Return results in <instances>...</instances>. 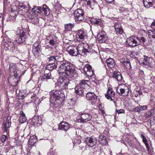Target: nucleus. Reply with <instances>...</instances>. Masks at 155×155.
Returning <instances> with one entry per match:
<instances>
[{
  "mask_svg": "<svg viewBox=\"0 0 155 155\" xmlns=\"http://www.w3.org/2000/svg\"><path fill=\"white\" fill-rule=\"evenodd\" d=\"M31 7L27 2L19 3L18 5V10L21 13L25 14L30 11Z\"/></svg>",
  "mask_w": 155,
  "mask_h": 155,
  "instance_id": "obj_7",
  "label": "nucleus"
},
{
  "mask_svg": "<svg viewBox=\"0 0 155 155\" xmlns=\"http://www.w3.org/2000/svg\"><path fill=\"white\" fill-rule=\"evenodd\" d=\"M147 108V105H143L140 106V105L138 107V109L140 110H144L146 109Z\"/></svg>",
  "mask_w": 155,
  "mask_h": 155,
  "instance_id": "obj_46",
  "label": "nucleus"
},
{
  "mask_svg": "<svg viewBox=\"0 0 155 155\" xmlns=\"http://www.w3.org/2000/svg\"><path fill=\"white\" fill-rule=\"evenodd\" d=\"M8 81L10 84L12 85H14L17 82L16 78L14 76L10 77L8 79Z\"/></svg>",
  "mask_w": 155,
  "mask_h": 155,
  "instance_id": "obj_31",
  "label": "nucleus"
},
{
  "mask_svg": "<svg viewBox=\"0 0 155 155\" xmlns=\"http://www.w3.org/2000/svg\"><path fill=\"white\" fill-rule=\"evenodd\" d=\"M43 10L45 14L47 15L49 14L50 13L49 11V8L45 4H44L43 5Z\"/></svg>",
  "mask_w": 155,
  "mask_h": 155,
  "instance_id": "obj_34",
  "label": "nucleus"
},
{
  "mask_svg": "<svg viewBox=\"0 0 155 155\" xmlns=\"http://www.w3.org/2000/svg\"><path fill=\"white\" fill-rule=\"evenodd\" d=\"M84 3L86 4L88 7L93 9L97 5V2L94 0H83Z\"/></svg>",
  "mask_w": 155,
  "mask_h": 155,
  "instance_id": "obj_22",
  "label": "nucleus"
},
{
  "mask_svg": "<svg viewBox=\"0 0 155 155\" xmlns=\"http://www.w3.org/2000/svg\"><path fill=\"white\" fill-rule=\"evenodd\" d=\"M153 0H143V3L145 7L148 8L153 5Z\"/></svg>",
  "mask_w": 155,
  "mask_h": 155,
  "instance_id": "obj_25",
  "label": "nucleus"
},
{
  "mask_svg": "<svg viewBox=\"0 0 155 155\" xmlns=\"http://www.w3.org/2000/svg\"><path fill=\"white\" fill-rule=\"evenodd\" d=\"M129 145L132 147L135 152L137 153H139L142 150L141 148L142 147L140 143L134 142L132 141H130L127 142Z\"/></svg>",
  "mask_w": 155,
  "mask_h": 155,
  "instance_id": "obj_11",
  "label": "nucleus"
},
{
  "mask_svg": "<svg viewBox=\"0 0 155 155\" xmlns=\"http://www.w3.org/2000/svg\"><path fill=\"white\" fill-rule=\"evenodd\" d=\"M150 31H151L152 32V34L151 33L150 34V36L152 37L153 39H154V40H155V31H152L151 30H150Z\"/></svg>",
  "mask_w": 155,
  "mask_h": 155,
  "instance_id": "obj_48",
  "label": "nucleus"
},
{
  "mask_svg": "<svg viewBox=\"0 0 155 155\" xmlns=\"http://www.w3.org/2000/svg\"><path fill=\"white\" fill-rule=\"evenodd\" d=\"M86 94L87 100L90 101L92 105H95L97 101V96L93 92H88Z\"/></svg>",
  "mask_w": 155,
  "mask_h": 155,
  "instance_id": "obj_14",
  "label": "nucleus"
},
{
  "mask_svg": "<svg viewBox=\"0 0 155 155\" xmlns=\"http://www.w3.org/2000/svg\"><path fill=\"white\" fill-rule=\"evenodd\" d=\"M53 6L54 10L56 11H59L61 9L64 8L62 7L61 5L58 3H57L54 5Z\"/></svg>",
  "mask_w": 155,
  "mask_h": 155,
  "instance_id": "obj_35",
  "label": "nucleus"
},
{
  "mask_svg": "<svg viewBox=\"0 0 155 155\" xmlns=\"http://www.w3.org/2000/svg\"><path fill=\"white\" fill-rule=\"evenodd\" d=\"M120 63L121 64H123L127 69H130L131 68L130 64L129 61H127L125 62V61L122 59V60L120 61Z\"/></svg>",
  "mask_w": 155,
  "mask_h": 155,
  "instance_id": "obj_27",
  "label": "nucleus"
},
{
  "mask_svg": "<svg viewBox=\"0 0 155 155\" xmlns=\"http://www.w3.org/2000/svg\"><path fill=\"white\" fill-rule=\"evenodd\" d=\"M81 43L83 44V45L81 47V52L82 53L81 55L82 56H84L86 55L85 54L87 53L91 52V49L88 45L85 44L83 43Z\"/></svg>",
  "mask_w": 155,
  "mask_h": 155,
  "instance_id": "obj_19",
  "label": "nucleus"
},
{
  "mask_svg": "<svg viewBox=\"0 0 155 155\" xmlns=\"http://www.w3.org/2000/svg\"><path fill=\"white\" fill-rule=\"evenodd\" d=\"M76 39L79 42H82L87 38V33L83 29L78 30L76 31Z\"/></svg>",
  "mask_w": 155,
  "mask_h": 155,
  "instance_id": "obj_8",
  "label": "nucleus"
},
{
  "mask_svg": "<svg viewBox=\"0 0 155 155\" xmlns=\"http://www.w3.org/2000/svg\"><path fill=\"white\" fill-rule=\"evenodd\" d=\"M46 68H48V70H51V69L52 67V66H51V63H50L49 64H48L47 65V66H46Z\"/></svg>",
  "mask_w": 155,
  "mask_h": 155,
  "instance_id": "obj_59",
  "label": "nucleus"
},
{
  "mask_svg": "<svg viewBox=\"0 0 155 155\" xmlns=\"http://www.w3.org/2000/svg\"><path fill=\"white\" fill-rule=\"evenodd\" d=\"M51 78V74L50 72L47 74H45L42 77L43 79L46 80L50 79Z\"/></svg>",
  "mask_w": 155,
  "mask_h": 155,
  "instance_id": "obj_37",
  "label": "nucleus"
},
{
  "mask_svg": "<svg viewBox=\"0 0 155 155\" xmlns=\"http://www.w3.org/2000/svg\"><path fill=\"white\" fill-rule=\"evenodd\" d=\"M91 21L92 24L96 26L100 25L102 26L104 21L101 19L97 18H93L91 19Z\"/></svg>",
  "mask_w": 155,
  "mask_h": 155,
  "instance_id": "obj_23",
  "label": "nucleus"
},
{
  "mask_svg": "<svg viewBox=\"0 0 155 155\" xmlns=\"http://www.w3.org/2000/svg\"><path fill=\"white\" fill-rule=\"evenodd\" d=\"M97 140L94 136L87 137L85 139V141L88 146L92 147L97 143Z\"/></svg>",
  "mask_w": 155,
  "mask_h": 155,
  "instance_id": "obj_13",
  "label": "nucleus"
},
{
  "mask_svg": "<svg viewBox=\"0 0 155 155\" xmlns=\"http://www.w3.org/2000/svg\"><path fill=\"white\" fill-rule=\"evenodd\" d=\"M106 62L108 66L110 68H114L115 66V61L112 58H110L107 59Z\"/></svg>",
  "mask_w": 155,
  "mask_h": 155,
  "instance_id": "obj_24",
  "label": "nucleus"
},
{
  "mask_svg": "<svg viewBox=\"0 0 155 155\" xmlns=\"http://www.w3.org/2000/svg\"><path fill=\"white\" fill-rule=\"evenodd\" d=\"M74 26V24L69 23L65 24L64 25V32H66L68 31H71L72 28Z\"/></svg>",
  "mask_w": 155,
  "mask_h": 155,
  "instance_id": "obj_26",
  "label": "nucleus"
},
{
  "mask_svg": "<svg viewBox=\"0 0 155 155\" xmlns=\"http://www.w3.org/2000/svg\"><path fill=\"white\" fill-rule=\"evenodd\" d=\"M83 45V43H80L77 46H70L67 48V50L68 53L72 56L81 57L82 53L81 47Z\"/></svg>",
  "mask_w": 155,
  "mask_h": 155,
  "instance_id": "obj_3",
  "label": "nucleus"
},
{
  "mask_svg": "<svg viewBox=\"0 0 155 155\" xmlns=\"http://www.w3.org/2000/svg\"><path fill=\"white\" fill-rule=\"evenodd\" d=\"M3 127L5 129V130H7V128L9 127V123L6 122L5 123L3 124Z\"/></svg>",
  "mask_w": 155,
  "mask_h": 155,
  "instance_id": "obj_49",
  "label": "nucleus"
},
{
  "mask_svg": "<svg viewBox=\"0 0 155 155\" xmlns=\"http://www.w3.org/2000/svg\"><path fill=\"white\" fill-rule=\"evenodd\" d=\"M7 137L5 135H3L1 137L0 139L2 143H4L7 139Z\"/></svg>",
  "mask_w": 155,
  "mask_h": 155,
  "instance_id": "obj_45",
  "label": "nucleus"
},
{
  "mask_svg": "<svg viewBox=\"0 0 155 155\" xmlns=\"http://www.w3.org/2000/svg\"><path fill=\"white\" fill-rule=\"evenodd\" d=\"M39 7L37 6H35L32 9V11L33 12L35 11L36 9H38Z\"/></svg>",
  "mask_w": 155,
  "mask_h": 155,
  "instance_id": "obj_61",
  "label": "nucleus"
},
{
  "mask_svg": "<svg viewBox=\"0 0 155 155\" xmlns=\"http://www.w3.org/2000/svg\"><path fill=\"white\" fill-rule=\"evenodd\" d=\"M29 142H31V143H33V142H35V141H33L32 140V138H31V137L30 139V140H29Z\"/></svg>",
  "mask_w": 155,
  "mask_h": 155,
  "instance_id": "obj_63",
  "label": "nucleus"
},
{
  "mask_svg": "<svg viewBox=\"0 0 155 155\" xmlns=\"http://www.w3.org/2000/svg\"><path fill=\"white\" fill-rule=\"evenodd\" d=\"M127 87L124 84H119L117 87V93L120 95H122L123 96H126L128 93L127 94L126 92H128V90L126 89Z\"/></svg>",
  "mask_w": 155,
  "mask_h": 155,
  "instance_id": "obj_10",
  "label": "nucleus"
},
{
  "mask_svg": "<svg viewBox=\"0 0 155 155\" xmlns=\"http://www.w3.org/2000/svg\"><path fill=\"white\" fill-rule=\"evenodd\" d=\"M84 12L81 9H78L74 11V16L76 20L82 21L84 18Z\"/></svg>",
  "mask_w": 155,
  "mask_h": 155,
  "instance_id": "obj_12",
  "label": "nucleus"
},
{
  "mask_svg": "<svg viewBox=\"0 0 155 155\" xmlns=\"http://www.w3.org/2000/svg\"><path fill=\"white\" fill-rule=\"evenodd\" d=\"M141 59L142 63L144 65L149 67L151 66L150 65L153 61L151 57L144 55L143 58H142Z\"/></svg>",
  "mask_w": 155,
  "mask_h": 155,
  "instance_id": "obj_18",
  "label": "nucleus"
},
{
  "mask_svg": "<svg viewBox=\"0 0 155 155\" xmlns=\"http://www.w3.org/2000/svg\"><path fill=\"white\" fill-rule=\"evenodd\" d=\"M58 127L60 130L66 131L70 128V125L67 122L62 121L59 124Z\"/></svg>",
  "mask_w": 155,
  "mask_h": 155,
  "instance_id": "obj_20",
  "label": "nucleus"
},
{
  "mask_svg": "<svg viewBox=\"0 0 155 155\" xmlns=\"http://www.w3.org/2000/svg\"><path fill=\"white\" fill-rule=\"evenodd\" d=\"M118 27H117V33L121 34L124 32L123 29L120 24H118Z\"/></svg>",
  "mask_w": 155,
  "mask_h": 155,
  "instance_id": "obj_36",
  "label": "nucleus"
},
{
  "mask_svg": "<svg viewBox=\"0 0 155 155\" xmlns=\"http://www.w3.org/2000/svg\"><path fill=\"white\" fill-rule=\"evenodd\" d=\"M74 144V145H77L80 144L81 142V140L78 139H75L73 141Z\"/></svg>",
  "mask_w": 155,
  "mask_h": 155,
  "instance_id": "obj_44",
  "label": "nucleus"
},
{
  "mask_svg": "<svg viewBox=\"0 0 155 155\" xmlns=\"http://www.w3.org/2000/svg\"><path fill=\"white\" fill-rule=\"evenodd\" d=\"M113 71H114V72L113 73V75H112L113 77L115 79H116V71H114V69H113Z\"/></svg>",
  "mask_w": 155,
  "mask_h": 155,
  "instance_id": "obj_58",
  "label": "nucleus"
},
{
  "mask_svg": "<svg viewBox=\"0 0 155 155\" xmlns=\"http://www.w3.org/2000/svg\"><path fill=\"white\" fill-rule=\"evenodd\" d=\"M97 39L100 43H104L107 39L106 33L103 30L100 31L97 35Z\"/></svg>",
  "mask_w": 155,
  "mask_h": 155,
  "instance_id": "obj_16",
  "label": "nucleus"
},
{
  "mask_svg": "<svg viewBox=\"0 0 155 155\" xmlns=\"http://www.w3.org/2000/svg\"><path fill=\"white\" fill-rule=\"evenodd\" d=\"M136 39H139L140 42V44L141 43L144 44V43L146 41V40L143 37H136Z\"/></svg>",
  "mask_w": 155,
  "mask_h": 155,
  "instance_id": "obj_43",
  "label": "nucleus"
},
{
  "mask_svg": "<svg viewBox=\"0 0 155 155\" xmlns=\"http://www.w3.org/2000/svg\"><path fill=\"white\" fill-rule=\"evenodd\" d=\"M141 137L143 139V142L145 143L146 145L147 151H149L150 149L149 147V145L147 143V139L146 137L143 134H141Z\"/></svg>",
  "mask_w": 155,
  "mask_h": 155,
  "instance_id": "obj_32",
  "label": "nucleus"
},
{
  "mask_svg": "<svg viewBox=\"0 0 155 155\" xmlns=\"http://www.w3.org/2000/svg\"><path fill=\"white\" fill-rule=\"evenodd\" d=\"M48 43L51 45H52L51 46H49V47L53 50H54V49L56 48V41L54 39H51L49 41Z\"/></svg>",
  "mask_w": 155,
  "mask_h": 155,
  "instance_id": "obj_28",
  "label": "nucleus"
},
{
  "mask_svg": "<svg viewBox=\"0 0 155 155\" xmlns=\"http://www.w3.org/2000/svg\"><path fill=\"white\" fill-rule=\"evenodd\" d=\"M122 80V77L121 73L117 72V81H121Z\"/></svg>",
  "mask_w": 155,
  "mask_h": 155,
  "instance_id": "obj_41",
  "label": "nucleus"
},
{
  "mask_svg": "<svg viewBox=\"0 0 155 155\" xmlns=\"http://www.w3.org/2000/svg\"><path fill=\"white\" fill-rule=\"evenodd\" d=\"M50 152L48 153V155H56L52 151V149L51 148L50 150Z\"/></svg>",
  "mask_w": 155,
  "mask_h": 155,
  "instance_id": "obj_54",
  "label": "nucleus"
},
{
  "mask_svg": "<svg viewBox=\"0 0 155 155\" xmlns=\"http://www.w3.org/2000/svg\"><path fill=\"white\" fill-rule=\"evenodd\" d=\"M18 36L15 39V41L19 44H25L26 36L25 33L23 30H19L17 31Z\"/></svg>",
  "mask_w": 155,
  "mask_h": 155,
  "instance_id": "obj_6",
  "label": "nucleus"
},
{
  "mask_svg": "<svg viewBox=\"0 0 155 155\" xmlns=\"http://www.w3.org/2000/svg\"><path fill=\"white\" fill-rule=\"evenodd\" d=\"M127 45L130 47H134L140 44L139 39H137L136 37H130L127 39Z\"/></svg>",
  "mask_w": 155,
  "mask_h": 155,
  "instance_id": "obj_9",
  "label": "nucleus"
},
{
  "mask_svg": "<svg viewBox=\"0 0 155 155\" xmlns=\"http://www.w3.org/2000/svg\"><path fill=\"white\" fill-rule=\"evenodd\" d=\"M151 113L150 112H148L146 114V117H151Z\"/></svg>",
  "mask_w": 155,
  "mask_h": 155,
  "instance_id": "obj_60",
  "label": "nucleus"
},
{
  "mask_svg": "<svg viewBox=\"0 0 155 155\" xmlns=\"http://www.w3.org/2000/svg\"><path fill=\"white\" fill-rule=\"evenodd\" d=\"M48 61L51 63H54L56 61L54 55L50 56L48 58Z\"/></svg>",
  "mask_w": 155,
  "mask_h": 155,
  "instance_id": "obj_39",
  "label": "nucleus"
},
{
  "mask_svg": "<svg viewBox=\"0 0 155 155\" xmlns=\"http://www.w3.org/2000/svg\"><path fill=\"white\" fill-rule=\"evenodd\" d=\"M105 139V137L101 135L99 136V137L98 141L100 142V141H101L102 140H104Z\"/></svg>",
  "mask_w": 155,
  "mask_h": 155,
  "instance_id": "obj_51",
  "label": "nucleus"
},
{
  "mask_svg": "<svg viewBox=\"0 0 155 155\" xmlns=\"http://www.w3.org/2000/svg\"><path fill=\"white\" fill-rule=\"evenodd\" d=\"M57 83L59 90L51 93L50 97V102L57 106L61 104L64 100L65 95L61 90L68 88L71 84L68 79L63 77L58 80Z\"/></svg>",
  "mask_w": 155,
  "mask_h": 155,
  "instance_id": "obj_1",
  "label": "nucleus"
},
{
  "mask_svg": "<svg viewBox=\"0 0 155 155\" xmlns=\"http://www.w3.org/2000/svg\"><path fill=\"white\" fill-rule=\"evenodd\" d=\"M107 2L109 3H111L113 2L114 0H104Z\"/></svg>",
  "mask_w": 155,
  "mask_h": 155,
  "instance_id": "obj_62",
  "label": "nucleus"
},
{
  "mask_svg": "<svg viewBox=\"0 0 155 155\" xmlns=\"http://www.w3.org/2000/svg\"><path fill=\"white\" fill-rule=\"evenodd\" d=\"M32 53L35 56L41 53L42 51L41 48H32Z\"/></svg>",
  "mask_w": 155,
  "mask_h": 155,
  "instance_id": "obj_29",
  "label": "nucleus"
},
{
  "mask_svg": "<svg viewBox=\"0 0 155 155\" xmlns=\"http://www.w3.org/2000/svg\"><path fill=\"white\" fill-rule=\"evenodd\" d=\"M8 0H4V3L5 4V3H6L7 2Z\"/></svg>",
  "mask_w": 155,
  "mask_h": 155,
  "instance_id": "obj_64",
  "label": "nucleus"
},
{
  "mask_svg": "<svg viewBox=\"0 0 155 155\" xmlns=\"http://www.w3.org/2000/svg\"><path fill=\"white\" fill-rule=\"evenodd\" d=\"M27 120L25 115L23 112L20 114L19 119V122L21 123H23L26 122Z\"/></svg>",
  "mask_w": 155,
  "mask_h": 155,
  "instance_id": "obj_30",
  "label": "nucleus"
},
{
  "mask_svg": "<svg viewBox=\"0 0 155 155\" xmlns=\"http://www.w3.org/2000/svg\"><path fill=\"white\" fill-rule=\"evenodd\" d=\"M115 93L113 91V89L111 88H109L105 96L107 99H110V101H113L115 106H116L115 101H114L115 99Z\"/></svg>",
  "mask_w": 155,
  "mask_h": 155,
  "instance_id": "obj_15",
  "label": "nucleus"
},
{
  "mask_svg": "<svg viewBox=\"0 0 155 155\" xmlns=\"http://www.w3.org/2000/svg\"><path fill=\"white\" fill-rule=\"evenodd\" d=\"M83 69L85 73L88 76L91 77L93 75L94 72L92 69L91 66L90 64L86 65L84 67Z\"/></svg>",
  "mask_w": 155,
  "mask_h": 155,
  "instance_id": "obj_17",
  "label": "nucleus"
},
{
  "mask_svg": "<svg viewBox=\"0 0 155 155\" xmlns=\"http://www.w3.org/2000/svg\"><path fill=\"white\" fill-rule=\"evenodd\" d=\"M51 66L52 67V68H51V70H53L57 68V65L56 64L54 63V62L51 63Z\"/></svg>",
  "mask_w": 155,
  "mask_h": 155,
  "instance_id": "obj_52",
  "label": "nucleus"
},
{
  "mask_svg": "<svg viewBox=\"0 0 155 155\" xmlns=\"http://www.w3.org/2000/svg\"><path fill=\"white\" fill-rule=\"evenodd\" d=\"M58 71L60 73H63L65 76L74 77V78L77 77L78 74L75 67L68 61L61 62L60 65L58 66Z\"/></svg>",
  "mask_w": 155,
  "mask_h": 155,
  "instance_id": "obj_2",
  "label": "nucleus"
},
{
  "mask_svg": "<svg viewBox=\"0 0 155 155\" xmlns=\"http://www.w3.org/2000/svg\"><path fill=\"white\" fill-rule=\"evenodd\" d=\"M151 27L153 29H155V21L154 20L152 22L151 25Z\"/></svg>",
  "mask_w": 155,
  "mask_h": 155,
  "instance_id": "obj_57",
  "label": "nucleus"
},
{
  "mask_svg": "<svg viewBox=\"0 0 155 155\" xmlns=\"http://www.w3.org/2000/svg\"><path fill=\"white\" fill-rule=\"evenodd\" d=\"M86 146L85 143H81V145L79 146V147L81 148V149L82 150H85V148L84 146Z\"/></svg>",
  "mask_w": 155,
  "mask_h": 155,
  "instance_id": "obj_47",
  "label": "nucleus"
},
{
  "mask_svg": "<svg viewBox=\"0 0 155 155\" xmlns=\"http://www.w3.org/2000/svg\"><path fill=\"white\" fill-rule=\"evenodd\" d=\"M14 73V76L16 78V77H19L21 76V71L18 69L16 70L15 72H13Z\"/></svg>",
  "mask_w": 155,
  "mask_h": 155,
  "instance_id": "obj_40",
  "label": "nucleus"
},
{
  "mask_svg": "<svg viewBox=\"0 0 155 155\" xmlns=\"http://www.w3.org/2000/svg\"><path fill=\"white\" fill-rule=\"evenodd\" d=\"M9 69L11 73L15 72L16 70H17L15 64L13 63H10L9 65Z\"/></svg>",
  "mask_w": 155,
  "mask_h": 155,
  "instance_id": "obj_33",
  "label": "nucleus"
},
{
  "mask_svg": "<svg viewBox=\"0 0 155 155\" xmlns=\"http://www.w3.org/2000/svg\"><path fill=\"white\" fill-rule=\"evenodd\" d=\"M124 110L123 109H120L118 110H117V113L119 114L120 113H124Z\"/></svg>",
  "mask_w": 155,
  "mask_h": 155,
  "instance_id": "obj_56",
  "label": "nucleus"
},
{
  "mask_svg": "<svg viewBox=\"0 0 155 155\" xmlns=\"http://www.w3.org/2000/svg\"><path fill=\"white\" fill-rule=\"evenodd\" d=\"M41 48V46L39 42L36 41L33 45L32 48Z\"/></svg>",
  "mask_w": 155,
  "mask_h": 155,
  "instance_id": "obj_42",
  "label": "nucleus"
},
{
  "mask_svg": "<svg viewBox=\"0 0 155 155\" xmlns=\"http://www.w3.org/2000/svg\"><path fill=\"white\" fill-rule=\"evenodd\" d=\"M31 98L32 99L31 101L32 102H34L36 100V98H37V96L35 95H34V96H32Z\"/></svg>",
  "mask_w": 155,
  "mask_h": 155,
  "instance_id": "obj_55",
  "label": "nucleus"
},
{
  "mask_svg": "<svg viewBox=\"0 0 155 155\" xmlns=\"http://www.w3.org/2000/svg\"><path fill=\"white\" fill-rule=\"evenodd\" d=\"M100 143L103 145H105L107 143V140L106 139V137H105V139L104 140H102L101 141H100L99 142Z\"/></svg>",
  "mask_w": 155,
  "mask_h": 155,
  "instance_id": "obj_50",
  "label": "nucleus"
},
{
  "mask_svg": "<svg viewBox=\"0 0 155 155\" xmlns=\"http://www.w3.org/2000/svg\"><path fill=\"white\" fill-rule=\"evenodd\" d=\"M5 47L7 48V49L11 51L14 50L15 49V46L13 42L10 40H7L4 44Z\"/></svg>",
  "mask_w": 155,
  "mask_h": 155,
  "instance_id": "obj_21",
  "label": "nucleus"
},
{
  "mask_svg": "<svg viewBox=\"0 0 155 155\" xmlns=\"http://www.w3.org/2000/svg\"><path fill=\"white\" fill-rule=\"evenodd\" d=\"M41 7H39L38 9H36L35 11L34 12L37 13H40L41 12Z\"/></svg>",
  "mask_w": 155,
  "mask_h": 155,
  "instance_id": "obj_53",
  "label": "nucleus"
},
{
  "mask_svg": "<svg viewBox=\"0 0 155 155\" xmlns=\"http://www.w3.org/2000/svg\"><path fill=\"white\" fill-rule=\"evenodd\" d=\"M88 81L82 80L81 81L79 85L76 86L75 88V91L76 94L79 95L86 94L85 88L88 86Z\"/></svg>",
  "mask_w": 155,
  "mask_h": 155,
  "instance_id": "obj_4",
  "label": "nucleus"
},
{
  "mask_svg": "<svg viewBox=\"0 0 155 155\" xmlns=\"http://www.w3.org/2000/svg\"><path fill=\"white\" fill-rule=\"evenodd\" d=\"M92 118V115L90 113H86L83 112L80 113L77 116L76 120L79 123H84L90 121Z\"/></svg>",
  "mask_w": 155,
  "mask_h": 155,
  "instance_id": "obj_5",
  "label": "nucleus"
},
{
  "mask_svg": "<svg viewBox=\"0 0 155 155\" xmlns=\"http://www.w3.org/2000/svg\"><path fill=\"white\" fill-rule=\"evenodd\" d=\"M55 61H58L61 59L63 57V55L62 54H57L56 55H54Z\"/></svg>",
  "mask_w": 155,
  "mask_h": 155,
  "instance_id": "obj_38",
  "label": "nucleus"
}]
</instances>
